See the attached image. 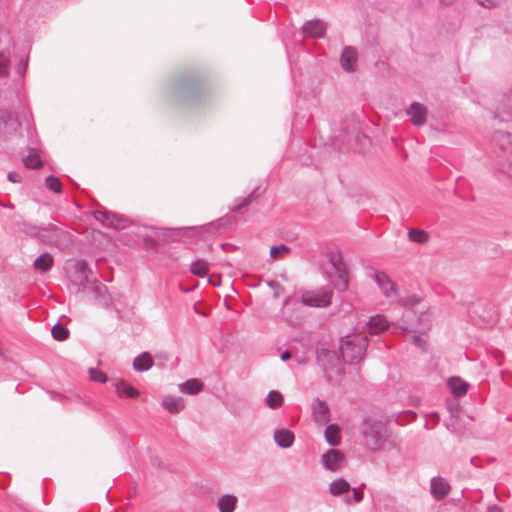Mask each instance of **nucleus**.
<instances>
[{
    "instance_id": "nucleus-1",
    "label": "nucleus",
    "mask_w": 512,
    "mask_h": 512,
    "mask_svg": "<svg viewBox=\"0 0 512 512\" xmlns=\"http://www.w3.org/2000/svg\"><path fill=\"white\" fill-rule=\"evenodd\" d=\"M360 433L365 445L372 451L390 450L398 445L397 438L392 435L386 422L373 416L362 420Z\"/></svg>"
},
{
    "instance_id": "nucleus-2",
    "label": "nucleus",
    "mask_w": 512,
    "mask_h": 512,
    "mask_svg": "<svg viewBox=\"0 0 512 512\" xmlns=\"http://www.w3.org/2000/svg\"><path fill=\"white\" fill-rule=\"evenodd\" d=\"M491 148L496 157V169L512 180V135L504 131H495Z\"/></svg>"
},
{
    "instance_id": "nucleus-3",
    "label": "nucleus",
    "mask_w": 512,
    "mask_h": 512,
    "mask_svg": "<svg viewBox=\"0 0 512 512\" xmlns=\"http://www.w3.org/2000/svg\"><path fill=\"white\" fill-rule=\"evenodd\" d=\"M19 106L20 98L14 91L6 92L0 99V134L11 135L18 130L21 125L17 117Z\"/></svg>"
},
{
    "instance_id": "nucleus-4",
    "label": "nucleus",
    "mask_w": 512,
    "mask_h": 512,
    "mask_svg": "<svg viewBox=\"0 0 512 512\" xmlns=\"http://www.w3.org/2000/svg\"><path fill=\"white\" fill-rule=\"evenodd\" d=\"M317 363L321 367L326 381L338 384L344 376V368L337 352L322 348L317 352Z\"/></svg>"
},
{
    "instance_id": "nucleus-5",
    "label": "nucleus",
    "mask_w": 512,
    "mask_h": 512,
    "mask_svg": "<svg viewBox=\"0 0 512 512\" xmlns=\"http://www.w3.org/2000/svg\"><path fill=\"white\" fill-rule=\"evenodd\" d=\"M65 271L69 281L77 287V292H86L96 276L88 264L81 259H71L66 262Z\"/></svg>"
},
{
    "instance_id": "nucleus-6",
    "label": "nucleus",
    "mask_w": 512,
    "mask_h": 512,
    "mask_svg": "<svg viewBox=\"0 0 512 512\" xmlns=\"http://www.w3.org/2000/svg\"><path fill=\"white\" fill-rule=\"evenodd\" d=\"M368 346L367 338L362 335H347L340 339L339 350L344 362L357 364Z\"/></svg>"
},
{
    "instance_id": "nucleus-7",
    "label": "nucleus",
    "mask_w": 512,
    "mask_h": 512,
    "mask_svg": "<svg viewBox=\"0 0 512 512\" xmlns=\"http://www.w3.org/2000/svg\"><path fill=\"white\" fill-rule=\"evenodd\" d=\"M332 291L329 288H320L312 291H305L301 296V304L304 306L324 308L331 304Z\"/></svg>"
},
{
    "instance_id": "nucleus-8",
    "label": "nucleus",
    "mask_w": 512,
    "mask_h": 512,
    "mask_svg": "<svg viewBox=\"0 0 512 512\" xmlns=\"http://www.w3.org/2000/svg\"><path fill=\"white\" fill-rule=\"evenodd\" d=\"M493 117L500 122L512 121V87L497 98L493 108Z\"/></svg>"
},
{
    "instance_id": "nucleus-9",
    "label": "nucleus",
    "mask_w": 512,
    "mask_h": 512,
    "mask_svg": "<svg viewBox=\"0 0 512 512\" xmlns=\"http://www.w3.org/2000/svg\"><path fill=\"white\" fill-rule=\"evenodd\" d=\"M11 43L12 38L8 31L0 28V77H5L9 73L11 62Z\"/></svg>"
},
{
    "instance_id": "nucleus-10",
    "label": "nucleus",
    "mask_w": 512,
    "mask_h": 512,
    "mask_svg": "<svg viewBox=\"0 0 512 512\" xmlns=\"http://www.w3.org/2000/svg\"><path fill=\"white\" fill-rule=\"evenodd\" d=\"M93 216L103 225L114 229H124L129 224L128 218L106 210H96L94 211Z\"/></svg>"
},
{
    "instance_id": "nucleus-11",
    "label": "nucleus",
    "mask_w": 512,
    "mask_h": 512,
    "mask_svg": "<svg viewBox=\"0 0 512 512\" xmlns=\"http://www.w3.org/2000/svg\"><path fill=\"white\" fill-rule=\"evenodd\" d=\"M331 264L337 274V278L333 281L335 289L338 291H346L349 286L348 274L344 269L343 261L340 257H331Z\"/></svg>"
},
{
    "instance_id": "nucleus-12",
    "label": "nucleus",
    "mask_w": 512,
    "mask_h": 512,
    "mask_svg": "<svg viewBox=\"0 0 512 512\" xmlns=\"http://www.w3.org/2000/svg\"><path fill=\"white\" fill-rule=\"evenodd\" d=\"M373 278L386 298H397L398 295L396 285L384 272H375Z\"/></svg>"
},
{
    "instance_id": "nucleus-13",
    "label": "nucleus",
    "mask_w": 512,
    "mask_h": 512,
    "mask_svg": "<svg viewBox=\"0 0 512 512\" xmlns=\"http://www.w3.org/2000/svg\"><path fill=\"white\" fill-rule=\"evenodd\" d=\"M92 293L94 300L102 306H110L112 299L107 287L99 282L97 278L90 284L88 291Z\"/></svg>"
},
{
    "instance_id": "nucleus-14",
    "label": "nucleus",
    "mask_w": 512,
    "mask_h": 512,
    "mask_svg": "<svg viewBox=\"0 0 512 512\" xmlns=\"http://www.w3.org/2000/svg\"><path fill=\"white\" fill-rule=\"evenodd\" d=\"M345 460V456L342 452L335 449H329L321 458V463L323 466L330 471H338L343 462Z\"/></svg>"
},
{
    "instance_id": "nucleus-15",
    "label": "nucleus",
    "mask_w": 512,
    "mask_h": 512,
    "mask_svg": "<svg viewBox=\"0 0 512 512\" xmlns=\"http://www.w3.org/2000/svg\"><path fill=\"white\" fill-rule=\"evenodd\" d=\"M302 33L311 38H323L326 33V24L319 19H312L305 22Z\"/></svg>"
},
{
    "instance_id": "nucleus-16",
    "label": "nucleus",
    "mask_w": 512,
    "mask_h": 512,
    "mask_svg": "<svg viewBox=\"0 0 512 512\" xmlns=\"http://www.w3.org/2000/svg\"><path fill=\"white\" fill-rule=\"evenodd\" d=\"M357 59L358 54L356 49L351 46H347L343 49L340 57L341 67L347 72H352L355 70Z\"/></svg>"
},
{
    "instance_id": "nucleus-17",
    "label": "nucleus",
    "mask_w": 512,
    "mask_h": 512,
    "mask_svg": "<svg viewBox=\"0 0 512 512\" xmlns=\"http://www.w3.org/2000/svg\"><path fill=\"white\" fill-rule=\"evenodd\" d=\"M431 494L436 500L445 498L450 492L449 483L442 477H433L430 484Z\"/></svg>"
},
{
    "instance_id": "nucleus-18",
    "label": "nucleus",
    "mask_w": 512,
    "mask_h": 512,
    "mask_svg": "<svg viewBox=\"0 0 512 512\" xmlns=\"http://www.w3.org/2000/svg\"><path fill=\"white\" fill-rule=\"evenodd\" d=\"M407 114L410 116V120L414 125L422 126L426 122L427 117V109L424 105L413 102L409 109L407 110Z\"/></svg>"
},
{
    "instance_id": "nucleus-19",
    "label": "nucleus",
    "mask_w": 512,
    "mask_h": 512,
    "mask_svg": "<svg viewBox=\"0 0 512 512\" xmlns=\"http://www.w3.org/2000/svg\"><path fill=\"white\" fill-rule=\"evenodd\" d=\"M329 407L327 403L319 398L313 402V415L314 419L319 424H325L329 421Z\"/></svg>"
},
{
    "instance_id": "nucleus-20",
    "label": "nucleus",
    "mask_w": 512,
    "mask_h": 512,
    "mask_svg": "<svg viewBox=\"0 0 512 512\" xmlns=\"http://www.w3.org/2000/svg\"><path fill=\"white\" fill-rule=\"evenodd\" d=\"M273 438L276 444L284 449L291 447L295 440L294 433L285 428L275 430Z\"/></svg>"
},
{
    "instance_id": "nucleus-21",
    "label": "nucleus",
    "mask_w": 512,
    "mask_h": 512,
    "mask_svg": "<svg viewBox=\"0 0 512 512\" xmlns=\"http://www.w3.org/2000/svg\"><path fill=\"white\" fill-rule=\"evenodd\" d=\"M53 225H49L48 227L37 226L31 223H24L22 231L31 237H36L40 239L48 238V232L51 230Z\"/></svg>"
},
{
    "instance_id": "nucleus-22",
    "label": "nucleus",
    "mask_w": 512,
    "mask_h": 512,
    "mask_svg": "<svg viewBox=\"0 0 512 512\" xmlns=\"http://www.w3.org/2000/svg\"><path fill=\"white\" fill-rule=\"evenodd\" d=\"M388 328V321L383 315H375L367 322V330L370 334H379Z\"/></svg>"
},
{
    "instance_id": "nucleus-23",
    "label": "nucleus",
    "mask_w": 512,
    "mask_h": 512,
    "mask_svg": "<svg viewBox=\"0 0 512 512\" xmlns=\"http://www.w3.org/2000/svg\"><path fill=\"white\" fill-rule=\"evenodd\" d=\"M154 364L152 356L148 352H142L133 360V369L138 372L148 371Z\"/></svg>"
},
{
    "instance_id": "nucleus-24",
    "label": "nucleus",
    "mask_w": 512,
    "mask_h": 512,
    "mask_svg": "<svg viewBox=\"0 0 512 512\" xmlns=\"http://www.w3.org/2000/svg\"><path fill=\"white\" fill-rule=\"evenodd\" d=\"M162 406L171 414L179 413L184 409V401L181 397L166 396L162 400Z\"/></svg>"
},
{
    "instance_id": "nucleus-25",
    "label": "nucleus",
    "mask_w": 512,
    "mask_h": 512,
    "mask_svg": "<svg viewBox=\"0 0 512 512\" xmlns=\"http://www.w3.org/2000/svg\"><path fill=\"white\" fill-rule=\"evenodd\" d=\"M54 265V259L51 254L45 252L39 255L33 262L35 270L42 273H46L52 269Z\"/></svg>"
},
{
    "instance_id": "nucleus-26",
    "label": "nucleus",
    "mask_w": 512,
    "mask_h": 512,
    "mask_svg": "<svg viewBox=\"0 0 512 512\" xmlns=\"http://www.w3.org/2000/svg\"><path fill=\"white\" fill-rule=\"evenodd\" d=\"M448 387L455 397H462L467 393L469 384L459 377H451L448 380Z\"/></svg>"
},
{
    "instance_id": "nucleus-27",
    "label": "nucleus",
    "mask_w": 512,
    "mask_h": 512,
    "mask_svg": "<svg viewBox=\"0 0 512 512\" xmlns=\"http://www.w3.org/2000/svg\"><path fill=\"white\" fill-rule=\"evenodd\" d=\"M238 503V498L233 494L222 495L217 502L219 512H234Z\"/></svg>"
},
{
    "instance_id": "nucleus-28",
    "label": "nucleus",
    "mask_w": 512,
    "mask_h": 512,
    "mask_svg": "<svg viewBox=\"0 0 512 512\" xmlns=\"http://www.w3.org/2000/svg\"><path fill=\"white\" fill-rule=\"evenodd\" d=\"M179 389L184 394L195 395L203 389V383L200 380L193 378L180 384Z\"/></svg>"
},
{
    "instance_id": "nucleus-29",
    "label": "nucleus",
    "mask_w": 512,
    "mask_h": 512,
    "mask_svg": "<svg viewBox=\"0 0 512 512\" xmlns=\"http://www.w3.org/2000/svg\"><path fill=\"white\" fill-rule=\"evenodd\" d=\"M116 392L120 397L137 398L139 391L132 385L121 380L116 385Z\"/></svg>"
},
{
    "instance_id": "nucleus-30",
    "label": "nucleus",
    "mask_w": 512,
    "mask_h": 512,
    "mask_svg": "<svg viewBox=\"0 0 512 512\" xmlns=\"http://www.w3.org/2000/svg\"><path fill=\"white\" fill-rule=\"evenodd\" d=\"M350 489V484L343 478H338L332 481L329 485V492L333 496H340L344 493H348Z\"/></svg>"
},
{
    "instance_id": "nucleus-31",
    "label": "nucleus",
    "mask_w": 512,
    "mask_h": 512,
    "mask_svg": "<svg viewBox=\"0 0 512 512\" xmlns=\"http://www.w3.org/2000/svg\"><path fill=\"white\" fill-rule=\"evenodd\" d=\"M324 436L326 442L331 446H337L340 442L339 427L336 424H330L325 428Z\"/></svg>"
},
{
    "instance_id": "nucleus-32",
    "label": "nucleus",
    "mask_w": 512,
    "mask_h": 512,
    "mask_svg": "<svg viewBox=\"0 0 512 512\" xmlns=\"http://www.w3.org/2000/svg\"><path fill=\"white\" fill-rule=\"evenodd\" d=\"M266 405L271 409H277L283 405L284 399L279 391L271 390L266 397Z\"/></svg>"
},
{
    "instance_id": "nucleus-33",
    "label": "nucleus",
    "mask_w": 512,
    "mask_h": 512,
    "mask_svg": "<svg viewBox=\"0 0 512 512\" xmlns=\"http://www.w3.org/2000/svg\"><path fill=\"white\" fill-rule=\"evenodd\" d=\"M208 270V263L201 259L194 260L190 265L191 273L198 277H205L208 273Z\"/></svg>"
},
{
    "instance_id": "nucleus-34",
    "label": "nucleus",
    "mask_w": 512,
    "mask_h": 512,
    "mask_svg": "<svg viewBox=\"0 0 512 512\" xmlns=\"http://www.w3.org/2000/svg\"><path fill=\"white\" fill-rule=\"evenodd\" d=\"M408 238L412 242L424 244L428 241L429 236L427 232L422 229H410L408 231Z\"/></svg>"
},
{
    "instance_id": "nucleus-35",
    "label": "nucleus",
    "mask_w": 512,
    "mask_h": 512,
    "mask_svg": "<svg viewBox=\"0 0 512 512\" xmlns=\"http://www.w3.org/2000/svg\"><path fill=\"white\" fill-rule=\"evenodd\" d=\"M45 187L57 194L62 192V183L60 179L53 175H50L45 179Z\"/></svg>"
},
{
    "instance_id": "nucleus-36",
    "label": "nucleus",
    "mask_w": 512,
    "mask_h": 512,
    "mask_svg": "<svg viewBox=\"0 0 512 512\" xmlns=\"http://www.w3.org/2000/svg\"><path fill=\"white\" fill-rule=\"evenodd\" d=\"M51 333L54 339L58 341H63L68 338L69 330L62 326L60 323H56L52 329Z\"/></svg>"
},
{
    "instance_id": "nucleus-37",
    "label": "nucleus",
    "mask_w": 512,
    "mask_h": 512,
    "mask_svg": "<svg viewBox=\"0 0 512 512\" xmlns=\"http://www.w3.org/2000/svg\"><path fill=\"white\" fill-rule=\"evenodd\" d=\"M226 221L227 220L225 218H221L217 221L211 222V223L203 226V228L211 234H217L225 229V227H223V226L225 225Z\"/></svg>"
},
{
    "instance_id": "nucleus-38",
    "label": "nucleus",
    "mask_w": 512,
    "mask_h": 512,
    "mask_svg": "<svg viewBox=\"0 0 512 512\" xmlns=\"http://www.w3.org/2000/svg\"><path fill=\"white\" fill-rule=\"evenodd\" d=\"M23 164L27 168L37 169L42 166V161L38 155L32 154L23 158Z\"/></svg>"
},
{
    "instance_id": "nucleus-39",
    "label": "nucleus",
    "mask_w": 512,
    "mask_h": 512,
    "mask_svg": "<svg viewBox=\"0 0 512 512\" xmlns=\"http://www.w3.org/2000/svg\"><path fill=\"white\" fill-rule=\"evenodd\" d=\"M290 251V248L284 244L278 246H272L270 249V256L274 259H279L287 255Z\"/></svg>"
},
{
    "instance_id": "nucleus-40",
    "label": "nucleus",
    "mask_w": 512,
    "mask_h": 512,
    "mask_svg": "<svg viewBox=\"0 0 512 512\" xmlns=\"http://www.w3.org/2000/svg\"><path fill=\"white\" fill-rule=\"evenodd\" d=\"M89 376L90 379L99 383H105L107 382L108 378L105 373L98 370L97 368H90L89 369Z\"/></svg>"
},
{
    "instance_id": "nucleus-41",
    "label": "nucleus",
    "mask_w": 512,
    "mask_h": 512,
    "mask_svg": "<svg viewBox=\"0 0 512 512\" xmlns=\"http://www.w3.org/2000/svg\"><path fill=\"white\" fill-rule=\"evenodd\" d=\"M254 194H255V191L251 192L247 197L242 199L240 202L236 203L233 206L232 211L237 212V213L240 212L244 207H246L247 205H249L252 202Z\"/></svg>"
},
{
    "instance_id": "nucleus-42",
    "label": "nucleus",
    "mask_w": 512,
    "mask_h": 512,
    "mask_svg": "<svg viewBox=\"0 0 512 512\" xmlns=\"http://www.w3.org/2000/svg\"><path fill=\"white\" fill-rule=\"evenodd\" d=\"M27 65H28V57L21 56L18 64L16 65V73L19 76H24V74L26 73Z\"/></svg>"
},
{
    "instance_id": "nucleus-43",
    "label": "nucleus",
    "mask_w": 512,
    "mask_h": 512,
    "mask_svg": "<svg viewBox=\"0 0 512 512\" xmlns=\"http://www.w3.org/2000/svg\"><path fill=\"white\" fill-rule=\"evenodd\" d=\"M480 6L492 9L501 5L503 0H475Z\"/></svg>"
},
{
    "instance_id": "nucleus-44",
    "label": "nucleus",
    "mask_w": 512,
    "mask_h": 512,
    "mask_svg": "<svg viewBox=\"0 0 512 512\" xmlns=\"http://www.w3.org/2000/svg\"><path fill=\"white\" fill-rule=\"evenodd\" d=\"M363 499V493L358 489H353L352 495H348L346 498L347 503H359Z\"/></svg>"
},
{
    "instance_id": "nucleus-45",
    "label": "nucleus",
    "mask_w": 512,
    "mask_h": 512,
    "mask_svg": "<svg viewBox=\"0 0 512 512\" xmlns=\"http://www.w3.org/2000/svg\"><path fill=\"white\" fill-rule=\"evenodd\" d=\"M411 342H412L415 346H417L418 348H420V349H422V350H425V349H426V341H425L422 337H420V336H418V335H413V336L411 337Z\"/></svg>"
},
{
    "instance_id": "nucleus-46",
    "label": "nucleus",
    "mask_w": 512,
    "mask_h": 512,
    "mask_svg": "<svg viewBox=\"0 0 512 512\" xmlns=\"http://www.w3.org/2000/svg\"><path fill=\"white\" fill-rule=\"evenodd\" d=\"M7 178L12 183H20L22 181V176L18 172H9Z\"/></svg>"
},
{
    "instance_id": "nucleus-47",
    "label": "nucleus",
    "mask_w": 512,
    "mask_h": 512,
    "mask_svg": "<svg viewBox=\"0 0 512 512\" xmlns=\"http://www.w3.org/2000/svg\"><path fill=\"white\" fill-rule=\"evenodd\" d=\"M399 328L403 332H405V333H410V332H416L417 331L416 329H414V328H412V327H410L408 325H403V324L399 325Z\"/></svg>"
},
{
    "instance_id": "nucleus-48",
    "label": "nucleus",
    "mask_w": 512,
    "mask_h": 512,
    "mask_svg": "<svg viewBox=\"0 0 512 512\" xmlns=\"http://www.w3.org/2000/svg\"><path fill=\"white\" fill-rule=\"evenodd\" d=\"M413 315V311L411 310H407L403 315H402V318H401V322L403 323H406V319L409 320Z\"/></svg>"
},
{
    "instance_id": "nucleus-49",
    "label": "nucleus",
    "mask_w": 512,
    "mask_h": 512,
    "mask_svg": "<svg viewBox=\"0 0 512 512\" xmlns=\"http://www.w3.org/2000/svg\"><path fill=\"white\" fill-rule=\"evenodd\" d=\"M292 357V354L289 350H285L281 355H280V358L282 361H287L289 359H291Z\"/></svg>"
},
{
    "instance_id": "nucleus-50",
    "label": "nucleus",
    "mask_w": 512,
    "mask_h": 512,
    "mask_svg": "<svg viewBox=\"0 0 512 512\" xmlns=\"http://www.w3.org/2000/svg\"><path fill=\"white\" fill-rule=\"evenodd\" d=\"M488 512H502L498 506H491L488 508Z\"/></svg>"
},
{
    "instance_id": "nucleus-51",
    "label": "nucleus",
    "mask_w": 512,
    "mask_h": 512,
    "mask_svg": "<svg viewBox=\"0 0 512 512\" xmlns=\"http://www.w3.org/2000/svg\"><path fill=\"white\" fill-rule=\"evenodd\" d=\"M457 0H440V2L443 4V5H452L453 3H455Z\"/></svg>"
},
{
    "instance_id": "nucleus-52",
    "label": "nucleus",
    "mask_w": 512,
    "mask_h": 512,
    "mask_svg": "<svg viewBox=\"0 0 512 512\" xmlns=\"http://www.w3.org/2000/svg\"><path fill=\"white\" fill-rule=\"evenodd\" d=\"M289 301H290V298H286V299L284 300V302H283V306L288 305Z\"/></svg>"
},
{
    "instance_id": "nucleus-53",
    "label": "nucleus",
    "mask_w": 512,
    "mask_h": 512,
    "mask_svg": "<svg viewBox=\"0 0 512 512\" xmlns=\"http://www.w3.org/2000/svg\"><path fill=\"white\" fill-rule=\"evenodd\" d=\"M269 285H270L271 287H273L274 285H275L276 287H280L279 283H269Z\"/></svg>"
},
{
    "instance_id": "nucleus-54",
    "label": "nucleus",
    "mask_w": 512,
    "mask_h": 512,
    "mask_svg": "<svg viewBox=\"0 0 512 512\" xmlns=\"http://www.w3.org/2000/svg\"><path fill=\"white\" fill-rule=\"evenodd\" d=\"M333 146H334L335 148H340V144L333 143Z\"/></svg>"
}]
</instances>
